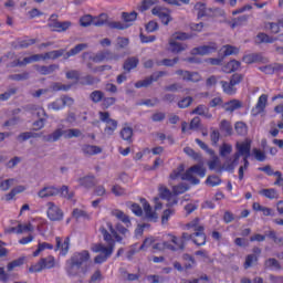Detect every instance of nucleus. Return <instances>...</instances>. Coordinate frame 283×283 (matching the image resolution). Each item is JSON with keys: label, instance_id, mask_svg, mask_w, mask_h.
Returning a JSON list of instances; mask_svg holds the SVG:
<instances>
[{"label": "nucleus", "instance_id": "35", "mask_svg": "<svg viewBox=\"0 0 283 283\" xmlns=\"http://www.w3.org/2000/svg\"><path fill=\"white\" fill-rule=\"evenodd\" d=\"M185 260H189V263H186L184 266L180 264V262H175L174 266L177 271H189V269H193V264H196V261L192 259V256L186 255Z\"/></svg>", "mask_w": 283, "mask_h": 283}, {"label": "nucleus", "instance_id": "18", "mask_svg": "<svg viewBox=\"0 0 283 283\" xmlns=\"http://www.w3.org/2000/svg\"><path fill=\"white\" fill-rule=\"evenodd\" d=\"M269 103V95L262 94L259 96L255 106L251 109L252 116H260L265 109Z\"/></svg>", "mask_w": 283, "mask_h": 283}, {"label": "nucleus", "instance_id": "44", "mask_svg": "<svg viewBox=\"0 0 283 283\" xmlns=\"http://www.w3.org/2000/svg\"><path fill=\"white\" fill-rule=\"evenodd\" d=\"M206 185H208V187H220L222 179L217 175H210L206 179Z\"/></svg>", "mask_w": 283, "mask_h": 283}, {"label": "nucleus", "instance_id": "54", "mask_svg": "<svg viewBox=\"0 0 283 283\" xmlns=\"http://www.w3.org/2000/svg\"><path fill=\"white\" fill-rule=\"evenodd\" d=\"M234 129L237 134H239V136H247V133L249 132L247 124L243 122H237L234 125Z\"/></svg>", "mask_w": 283, "mask_h": 283}, {"label": "nucleus", "instance_id": "51", "mask_svg": "<svg viewBox=\"0 0 283 283\" xmlns=\"http://www.w3.org/2000/svg\"><path fill=\"white\" fill-rule=\"evenodd\" d=\"M256 39H259V41L256 43H275V41H277V39L273 38V36H269V34L266 33H259L256 35Z\"/></svg>", "mask_w": 283, "mask_h": 283}, {"label": "nucleus", "instance_id": "16", "mask_svg": "<svg viewBox=\"0 0 283 283\" xmlns=\"http://www.w3.org/2000/svg\"><path fill=\"white\" fill-rule=\"evenodd\" d=\"M159 197L161 200H167L168 207H174V205H178V197L174 196V192L169 190V188L165 186L159 187Z\"/></svg>", "mask_w": 283, "mask_h": 283}, {"label": "nucleus", "instance_id": "47", "mask_svg": "<svg viewBox=\"0 0 283 283\" xmlns=\"http://www.w3.org/2000/svg\"><path fill=\"white\" fill-rule=\"evenodd\" d=\"M122 19L124 23H134L138 19V13L136 11L122 12Z\"/></svg>", "mask_w": 283, "mask_h": 283}, {"label": "nucleus", "instance_id": "4", "mask_svg": "<svg viewBox=\"0 0 283 283\" xmlns=\"http://www.w3.org/2000/svg\"><path fill=\"white\" fill-rule=\"evenodd\" d=\"M242 81H244V75L240 73L232 74L229 82L221 81L220 85L223 94H227V96H235V94H238V85H240Z\"/></svg>", "mask_w": 283, "mask_h": 283}, {"label": "nucleus", "instance_id": "62", "mask_svg": "<svg viewBox=\"0 0 283 283\" xmlns=\"http://www.w3.org/2000/svg\"><path fill=\"white\" fill-rule=\"evenodd\" d=\"M184 151L187 156H189L193 160H200V158H202V156L199 153H196V150H193V148L191 147H185Z\"/></svg>", "mask_w": 283, "mask_h": 283}, {"label": "nucleus", "instance_id": "56", "mask_svg": "<svg viewBox=\"0 0 283 283\" xmlns=\"http://www.w3.org/2000/svg\"><path fill=\"white\" fill-rule=\"evenodd\" d=\"M107 25L111 28V30H127V28H129L132 24H125L120 21H111L107 23Z\"/></svg>", "mask_w": 283, "mask_h": 283}, {"label": "nucleus", "instance_id": "9", "mask_svg": "<svg viewBox=\"0 0 283 283\" xmlns=\"http://www.w3.org/2000/svg\"><path fill=\"white\" fill-rule=\"evenodd\" d=\"M151 14L154 17H158L159 21H161L164 25H169V23H171L174 20V18H171V10L161 6L154 7L151 9Z\"/></svg>", "mask_w": 283, "mask_h": 283}, {"label": "nucleus", "instance_id": "61", "mask_svg": "<svg viewBox=\"0 0 283 283\" xmlns=\"http://www.w3.org/2000/svg\"><path fill=\"white\" fill-rule=\"evenodd\" d=\"M252 153L255 160H258L259 163H264V160H266V153H264L263 150L259 148H253Z\"/></svg>", "mask_w": 283, "mask_h": 283}, {"label": "nucleus", "instance_id": "27", "mask_svg": "<svg viewBox=\"0 0 283 283\" xmlns=\"http://www.w3.org/2000/svg\"><path fill=\"white\" fill-rule=\"evenodd\" d=\"M260 196L268 198V200H277L280 198V193L275 188H265L259 191Z\"/></svg>", "mask_w": 283, "mask_h": 283}, {"label": "nucleus", "instance_id": "58", "mask_svg": "<svg viewBox=\"0 0 283 283\" xmlns=\"http://www.w3.org/2000/svg\"><path fill=\"white\" fill-rule=\"evenodd\" d=\"M90 98L93 103H101V101L105 98V93H103L102 91H93L90 94Z\"/></svg>", "mask_w": 283, "mask_h": 283}, {"label": "nucleus", "instance_id": "46", "mask_svg": "<svg viewBox=\"0 0 283 283\" xmlns=\"http://www.w3.org/2000/svg\"><path fill=\"white\" fill-rule=\"evenodd\" d=\"M191 114H197L198 116H206V118H211V114L209 113V108L206 105L197 106Z\"/></svg>", "mask_w": 283, "mask_h": 283}, {"label": "nucleus", "instance_id": "3", "mask_svg": "<svg viewBox=\"0 0 283 283\" xmlns=\"http://www.w3.org/2000/svg\"><path fill=\"white\" fill-rule=\"evenodd\" d=\"M87 43L76 44L73 49L65 53V49L54 50L46 52L44 54H33L31 56L24 57L23 61L17 60L12 63V67H23V65H30V63H36L39 61H56V59H70L71 56H76V54H81L83 50H87Z\"/></svg>", "mask_w": 283, "mask_h": 283}, {"label": "nucleus", "instance_id": "53", "mask_svg": "<svg viewBox=\"0 0 283 283\" xmlns=\"http://www.w3.org/2000/svg\"><path fill=\"white\" fill-rule=\"evenodd\" d=\"M158 3V0H143L142 4L138 7L139 12H147L151 6H156Z\"/></svg>", "mask_w": 283, "mask_h": 283}, {"label": "nucleus", "instance_id": "5", "mask_svg": "<svg viewBox=\"0 0 283 283\" xmlns=\"http://www.w3.org/2000/svg\"><path fill=\"white\" fill-rule=\"evenodd\" d=\"M193 174H196L199 178H205V176H207V169L202 167V165L191 166L186 170V172H184L181 180H187L192 185H200V179L196 178Z\"/></svg>", "mask_w": 283, "mask_h": 283}, {"label": "nucleus", "instance_id": "59", "mask_svg": "<svg viewBox=\"0 0 283 283\" xmlns=\"http://www.w3.org/2000/svg\"><path fill=\"white\" fill-rule=\"evenodd\" d=\"M176 210L169 208L164 210L163 216H161V223L167 224L169 220L171 219V216H175Z\"/></svg>", "mask_w": 283, "mask_h": 283}, {"label": "nucleus", "instance_id": "12", "mask_svg": "<svg viewBox=\"0 0 283 283\" xmlns=\"http://www.w3.org/2000/svg\"><path fill=\"white\" fill-rule=\"evenodd\" d=\"M48 210L46 216L52 222H61L63 220V210L54 202L50 201L46 203Z\"/></svg>", "mask_w": 283, "mask_h": 283}, {"label": "nucleus", "instance_id": "14", "mask_svg": "<svg viewBox=\"0 0 283 283\" xmlns=\"http://www.w3.org/2000/svg\"><path fill=\"white\" fill-rule=\"evenodd\" d=\"M218 51V44L216 42H210L207 45H201L193 48L191 50V54L193 56L199 55V56H206L207 54H213V52Z\"/></svg>", "mask_w": 283, "mask_h": 283}, {"label": "nucleus", "instance_id": "55", "mask_svg": "<svg viewBox=\"0 0 283 283\" xmlns=\"http://www.w3.org/2000/svg\"><path fill=\"white\" fill-rule=\"evenodd\" d=\"M184 171H185V165L180 164V165L177 167V169H175V170L170 174V176H169L170 180H178V178H182V176L185 175V174H182Z\"/></svg>", "mask_w": 283, "mask_h": 283}, {"label": "nucleus", "instance_id": "24", "mask_svg": "<svg viewBox=\"0 0 283 283\" xmlns=\"http://www.w3.org/2000/svg\"><path fill=\"white\" fill-rule=\"evenodd\" d=\"M34 67L36 72H39V74H41L42 76H48V74H54V72H56V70H60L61 66H59V64H50L48 66L35 65Z\"/></svg>", "mask_w": 283, "mask_h": 283}, {"label": "nucleus", "instance_id": "33", "mask_svg": "<svg viewBox=\"0 0 283 283\" xmlns=\"http://www.w3.org/2000/svg\"><path fill=\"white\" fill-rule=\"evenodd\" d=\"M24 190H25L24 186H18V187L11 189V191L9 193L4 195L2 200H4L6 202H10L11 200H14V198L17 197L18 193H23Z\"/></svg>", "mask_w": 283, "mask_h": 283}, {"label": "nucleus", "instance_id": "40", "mask_svg": "<svg viewBox=\"0 0 283 283\" xmlns=\"http://www.w3.org/2000/svg\"><path fill=\"white\" fill-rule=\"evenodd\" d=\"M111 54L112 53L109 51H102L98 52L96 55L91 56L90 60L93 61V63H103V61L112 59L109 57Z\"/></svg>", "mask_w": 283, "mask_h": 283}, {"label": "nucleus", "instance_id": "7", "mask_svg": "<svg viewBox=\"0 0 283 283\" xmlns=\"http://www.w3.org/2000/svg\"><path fill=\"white\" fill-rule=\"evenodd\" d=\"M56 266V259L53 255H49L39 260L38 263L29 268V273H41L45 269H54Z\"/></svg>", "mask_w": 283, "mask_h": 283}, {"label": "nucleus", "instance_id": "45", "mask_svg": "<svg viewBox=\"0 0 283 283\" xmlns=\"http://www.w3.org/2000/svg\"><path fill=\"white\" fill-rule=\"evenodd\" d=\"M247 21H249V15H240L238 18L232 19L230 25L232 30H235V28H240V25H244Z\"/></svg>", "mask_w": 283, "mask_h": 283}, {"label": "nucleus", "instance_id": "11", "mask_svg": "<svg viewBox=\"0 0 283 283\" xmlns=\"http://www.w3.org/2000/svg\"><path fill=\"white\" fill-rule=\"evenodd\" d=\"M27 109L29 112H36V114H38L39 119L33 123V127H35L34 130L39 132V129H43V127H45V118H43L41 116H46L45 109H43V107L36 106L34 104L28 105Z\"/></svg>", "mask_w": 283, "mask_h": 283}, {"label": "nucleus", "instance_id": "26", "mask_svg": "<svg viewBox=\"0 0 283 283\" xmlns=\"http://www.w3.org/2000/svg\"><path fill=\"white\" fill-rule=\"evenodd\" d=\"M39 198H52V196H59V188L44 187L38 192Z\"/></svg>", "mask_w": 283, "mask_h": 283}, {"label": "nucleus", "instance_id": "50", "mask_svg": "<svg viewBox=\"0 0 283 283\" xmlns=\"http://www.w3.org/2000/svg\"><path fill=\"white\" fill-rule=\"evenodd\" d=\"M195 10L197 11L198 19H202L207 14V3L197 2L195 4Z\"/></svg>", "mask_w": 283, "mask_h": 283}, {"label": "nucleus", "instance_id": "38", "mask_svg": "<svg viewBox=\"0 0 283 283\" xmlns=\"http://www.w3.org/2000/svg\"><path fill=\"white\" fill-rule=\"evenodd\" d=\"M219 129L224 136H231L233 134V126H231V123L227 119L221 120Z\"/></svg>", "mask_w": 283, "mask_h": 283}, {"label": "nucleus", "instance_id": "60", "mask_svg": "<svg viewBox=\"0 0 283 283\" xmlns=\"http://www.w3.org/2000/svg\"><path fill=\"white\" fill-rule=\"evenodd\" d=\"M81 136V129L70 128L64 130V138H78Z\"/></svg>", "mask_w": 283, "mask_h": 283}, {"label": "nucleus", "instance_id": "28", "mask_svg": "<svg viewBox=\"0 0 283 283\" xmlns=\"http://www.w3.org/2000/svg\"><path fill=\"white\" fill-rule=\"evenodd\" d=\"M61 136H65V130L57 128L52 134L44 136L43 139L45 143H56Z\"/></svg>", "mask_w": 283, "mask_h": 283}, {"label": "nucleus", "instance_id": "37", "mask_svg": "<svg viewBox=\"0 0 283 283\" xmlns=\"http://www.w3.org/2000/svg\"><path fill=\"white\" fill-rule=\"evenodd\" d=\"M120 137L123 138V140H126V143H134V128L133 127H124L122 128L120 133H119Z\"/></svg>", "mask_w": 283, "mask_h": 283}, {"label": "nucleus", "instance_id": "10", "mask_svg": "<svg viewBox=\"0 0 283 283\" xmlns=\"http://www.w3.org/2000/svg\"><path fill=\"white\" fill-rule=\"evenodd\" d=\"M92 23H94L97 28H101V25H105V23H107V14L102 13L95 20L90 14L83 15L80 19V25H82V28H90V25H92Z\"/></svg>", "mask_w": 283, "mask_h": 283}, {"label": "nucleus", "instance_id": "29", "mask_svg": "<svg viewBox=\"0 0 283 283\" xmlns=\"http://www.w3.org/2000/svg\"><path fill=\"white\" fill-rule=\"evenodd\" d=\"M252 209H253V211H261V213H263V216H265V217L275 216V211L272 208L264 207V206L260 205V202H254L252 205Z\"/></svg>", "mask_w": 283, "mask_h": 283}, {"label": "nucleus", "instance_id": "41", "mask_svg": "<svg viewBox=\"0 0 283 283\" xmlns=\"http://www.w3.org/2000/svg\"><path fill=\"white\" fill-rule=\"evenodd\" d=\"M52 251L54 249V245L52 243L42 242L38 244V249L33 252V258H39V255L42 253V251L45 250Z\"/></svg>", "mask_w": 283, "mask_h": 283}, {"label": "nucleus", "instance_id": "48", "mask_svg": "<svg viewBox=\"0 0 283 283\" xmlns=\"http://www.w3.org/2000/svg\"><path fill=\"white\" fill-rule=\"evenodd\" d=\"M186 191H189V186H187L186 184H179L172 187V193L175 198H178V196L186 193Z\"/></svg>", "mask_w": 283, "mask_h": 283}, {"label": "nucleus", "instance_id": "36", "mask_svg": "<svg viewBox=\"0 0 283 283\" xmlns=\"http://www.w3.org/2000/svg\"><path fill=\"white\" fill-rule=\"evenodd\" d=\"M82 151L84 156H96V154H101L103 149L98 146L84 145Z\"/></svg>", "mask_w": 283, "mask_h": 283}, {"label": "nucleus", "instance_id": "13", "mask_svg": "<svg viewBox=\"0 0 283 283\" xmlns=\"http://www.w3.org/2000/svg\"><path fill=\"white\" fill-rule=\"evenodd\" d=\"M237 153L234 154V163L240 160V156L251 157V139L235 144Z\"/></svg>", "mask_w": 283, "mask_h": 283}, {"label": "nucleus", "instance_id": "34", "mask_svg": "<svg viewBox=\"0 0 283 283\" xmlns=\"http://www.w3.org/2000/svg\"><path fill=\"white\" fill-rule=\"evenodd\" d=\"M112 216L117 218V220H120V222L126 224V227H132V220L129 219V216L125 214V212H123L122 210H118V209L114 210L112 212Z\"/></svg>", "mask_w": 283, "mask_h": 283}, {"label": "nucleus", "instance_id": "31", "mask_svg": "<svg viewBox=\"0 0 283 283\" xmlns=\"http://www.w3.org/2000/svg\"><path fill=\"white\" fill-rule=\"evenodd\" d=\"M240 61L232 60L222 66V72H224L226 74H231L232 72H237V70H240Z\"/></svg>", "mask_w": 283, "mask_h": 283}, {"label": "nucleus", "instance_id": "15", "mask_svg": "<svg viewBox=\"0 0 283 283\" xmlns=\"http://www.w3.org/2000/svg\"><path fill=\"white\" fill-rule=\"evenodd\" d=\"M54 251H60L62 256L67 255L70 253V237H66L64 240L61 237H56Z\"/></svg>", "mask_w": 283, "mask_h": 283}, {"label": "nucleus", "instance_id": "52", "mask_svg": "<svg viewBox=\"0 0 283 283\" xmlns=\"http://www.w3.org/2000/svg\"><path fill=\"white\" fill-rule=\"evenodd\" d=\"M34 231V226L32 223H25V224H18L17 233H32Z\"/></svg>", "mask_w": 283, "mask_h": 283}, {"label": "nucleus", "instance_id": "6", "mask_svg": "<svg viewBox=\"0 0 283 283\" xmlns=\"http://www.w3.org/2000/svg\"><path fill=\"white\" fill-rule=\"evenodd\" d=\"M187 39H189V34L185 32L174 33L172 39L169 40L170 52H172V54H180V52H185V50H187V44L176 41H187Z\"/></svg>", "mask_w": 283, "mask_h": 283}, {"label": "nucleus", "instance_id": "64", "mask_svg": "<svg viewBox=\"0 0 283 283\" xmlns=\"http://www.w3.org/2000/svg\"><path fill=\"white\" fill-rule=\"evenodd\" d=\"M253 262H258V255L255 254H249L245 258V262L243 264L244 269H251L253 266Z\"/></svg>", "mask_w": 283, "mask_h": 283}, {"label": "nucleus", "instance_id": "23", "mask_svg": "<svg viewBox=\"0 0 283 283\" xmlns=\"http://www.w3.org/2000/svg\"><path fill=\"white\" fill-rule=\"evenodd\" d=\"M139 202L143 206V209L145 211V216L148 220H157L158 216L156 214V211L151 209V205H149V201L145 198H140Z\"/></svg>", "mask_w": 283, "mask_h": 283}, {"label": "nucleus", "instance_id": "43", "mask_svg": "<svg viewBox=\"0 0 283 283\" xmlns=\"http://www.w3.org/2000/svg\"><path fill=\"white\" fill-rule=\"evenodd\" d=\"M78 271H81V268L71 261V259L66 262V273L67 275H78Z\"/></svg>", "mask_w": 283, "mask_h": 283}, {"label": "nucleus", "instance_id": "1", "mask_svg": "<svg viewBox=\"0 0 283 283\" xmlns=\"http://www.w3.org/2000/svg\"><path fill=\"white\" fill-rule=\"evenodd\" d=\"M128 231L129 230H127V228H125L120 223H117L115 228L112 222H107L106 228L101 227L99 232L102 233L104 242H106L107 245L103 243H95L92 247L93 253H98V255L94 258V263L105 264V262L114 254V249H116V242H123L122 235H127Z\"/></svg>", "mask_w": 283, "mask_h": 283}, {"label": "nucleus", "instance_id": "63", "mask_svg": "<svg viewBox=\"0 0 283 283\" xmlns=\"http://www.w3.org/2000/svg\"><path fill=\"white\" fill-rule=\"evenodd\" d=\"M231 151H233V146H231V144H222L220 147V156H222V158H226V156H229V154H231Z\"/></svg>", "mask_w": 283, "mask_h": 283}, {"label": "nucleus", "instance_id": "49", "mask_svg": "<svg viewBox=\"0 0 283 283\" xmlns=\"http://www.w3.org/2000/svg\"><path fill=\"white\" fill-rule=\"evenodd\" d=\"M24 262H25V258L15 259L8 263L7 271H9V272L14 271V269H17L19 266H23Z\"/></svg>", "mask_w": 283, "mask_h": 283}, {"label": "nucleus", "instance_id": "30", "mask_svg": "<svg viewBox=\"0 0 283 283\" xmlns=\"http://www.w3.org/2000/svg\"><path fill=\"white\" fill-rule=\"evenodd\" d=\"M78 182L81 187H84L85 189H92V187H95L96 185V177L95 176H85L83 178L78 179Z\"/></svg>", "mask_w": 283, "mask_h": 283}, {"label": "nucleus", "instance_id": "57", "mask_svg": "<svg viewBox=\"0 0 283 283\" xmlns=\"http://www.w3.org/2000/svg\"><path fill=\"white\" fill-rule=\"evenodd\" d=\"M95 83H101V80L92 75H86L81 78V85H95Z\"/></svg>", "mask_w": 283, "mask_h": 283}, {"label": "nucleus", "instance_id": "8", "mask_svg": "<svg viewBox=\"0 0 283 283\" xmlns=\"http://www.w3.org/2000/svg\"><path fill=\"white\" fill-rule=\"evenodd\" d=\"M99 120L106 124L104 128L105 136H114V132L118 129V122L109 118V112H99Z\"/></svg>", "mask_w": 283, "mask_h": 283}, {"label": "nucleus", "instance_id": "20", "mask_svg": "<svg viewBox=\"0 0 283 283\" xmlns=\"http://www.w3.org/2000/svg\"><path fill=\"white\" fill-rule=\"evenodd\" d=\"M176 74L177 76H182V81H187L188 83H199L202 78L198 72L177 70Z\"/></svg>", "mask_w": 283, "mask_h": 283}, {"label": "nucleus", "instance_id": "22", "mask_svg": "<svg viewBox=\"0 0 283 283\" xmlns=\"http://www.w3.org/2000/svg\"><path fill=\"white\" fill-rule=\"evenodd\" d=\"M71 261H73L77 266L82 268L85 262L90 261V251L84 250L82 252L74 253Z\"/></svg>", "mask_w": 283, "mask_h": 283}, {"label": "nucleus", "instance_id": "21", "mask_svg": "<svg viewBox=\"0 0 283 283\" xmlns=\"http://www.w3.org/2000/svg\"><path fill=\"white\" fill-rule=\"evenodd\" d=\"M51 32H66V30H70V28L72 27V22L70 21H64V22H60V21H50L48 23Z\"/></svg>", "mask_w": 283, "mask_h": 283}, {"label": "nucleus", "instance_id": "39", "mask_svg": "<svg viewBox=\"0 0 283 283\" xmlns=\"http://www.w3.org/2000/svg\"><path fill=\"white\" fill-rule=\"evenodd\" d=\"M241 107L242 102H240L239 99H231L224 103L226 112H235V109H241Z\"/></svg>", "mask_w": 283, "mask_h": 283}, {"label": "nucleus", "instance_id": "25", "mask_svg": "<svg viewBox=\"0 0 283 283\" xmlns=\"http://www.w3.org/2000/svg\"><path fill=\"white\" fill-rule=\"evenodd\" d=\"M242 61L243 63H247V65H251L253 63H262L264 56H262V53H249L242 57Z\"/></svg>", "mask_w": 283, "mask_h": 283}, {"label": "nucleus", "instance_id": "42", "mask_svg": "<svg viewBox=\"0 0 283 283\" xmlns=\"http://www.w3.org/2000/svg\"><path fill=\"white\" fill-rule=\"evenodd\" d=\"M264 266L265 269H274L275 271H282V265L280 264V261L273 258L265 260Z\"/></svg>", "mask_w": 283, "mask_h": 283}, {"label": "nucleus", "instance_id": "2", "mask_svg": "<svg viewBox=\"0 0 283 283\" xmlns=\"http://www.w3.org/2000/svg\"><path fill=\"white\" fill-rule=\"evenodd\" d=\"M185 229L187 231H193L189 234L184 232L181 238L174 234H168L169 240L172 242V247L167 242L155 243L153 249L156 251H163V249H171L172 251H182L185 249V241L192 240L193 244L197 247H205L207 244V234L205 233V226L200 223V218H195L190 222L186 223Z\"/></svg>", "mask_w": 283, "mask_h": 283}, {"label": "nucleus", "instance_id": "32", "mask_svg": "<svg viewBox=\"0 0 283 283\" xmlns=\"http://www.w3.org/2000/svg\"><path fill=\"white\" fill-rule=\"evenodd\" d=\"M139 63H140V60H138V57L132 56V57H128L124 62L123 67H124L125 72H129L130 70H136V67H138Z\"/></svg>", "mask_w": 283, "mask_h": 283}, {"label": "nucleus", "instance_id": "17", "mask_svg": "<svg viewBox=\"0 0 283 283\" xmlns=\"http://www.w3.org/2000/svg\"><path fill=\"white\" fill-rule=\"evenodd\" d=\"M38 41V39H30L29 36L19 38L12 42V48H14V50H28L31 45H35Z\"/></svg>", "mask_w": 283, "mask_h": 283}, {"label": "nucleus", "instance_id": "19", "mask_svg": "<svg viewBox=\"0 0 283 283\" xmlns=\"http://www.w3.org/2000/svg\"><path fill=\"white\" fill-rule=\"evenodd\" d=\"M165 74H167L165 71H159V72L146 77L145 80L136 82L135 87L137 90H140V87H149V85H151V83H155L156 81H158V78L165 76Z\"/></svg>", "mask_w": 283, "mask_h": 283}]
</instances>
